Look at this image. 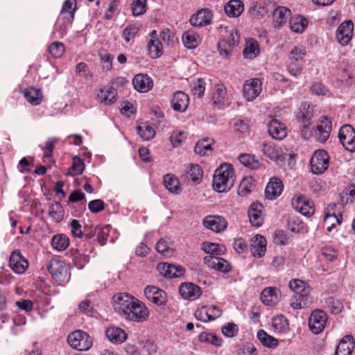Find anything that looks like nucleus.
<instances>
[{
    "mask_svg": "<svg viewBox=\"0 0 355 355\" xmlns=\"http://www.w3.org/2000/svg\"><path fill=\"white\" fill-rule=\"evenodd\" d=\"M287 226L289 230L294 233H300L304 227L302 221L294 216L288 218Z\"/></svg>",
    "mask_w": 355,
    "mask_h": 355,
    "instance_id": "nucleus-60",
    "label": "nucleus"
},
{
    "mask_svg": "<svg viewBox=\"0 0 355 355\" xmlns=\"http://www.w3.org/2000/svg\"><path fill=\"white\" fill-rule=\"evenodd\" d=\"M354 24L351 20L343 21L337 28L336 35L338 43L342 46L347 45L353 36Z\"/></svg>",
    "mask_w": 355,
    "mask_h": 355,
    "instance_id": "nucleus-8",
    "label": "nucleus"
},
{
    "mask_svg": "<svg viewBox=\"0 0 355 355\" xmlns=\"http://www.w3.org/2000/svg\"><path fill=\"white\" fill-rule=\"evenodd\" d=\"M284 185L282 180L277 178L270 180L265 189V196L267 199L273 200L281 195Z\"/></svg>",
    "mask_w": 355,
    "mask_h": 355,
    "instance_id": "nucleus-22",
    "label": "nucleus"
},
{
    "mask_svg": "<svg viewBox=\"0 0 355 355\" xmlns=\"http://www.w3.org/2000/svg\"><path fill=\"white\" fill-rule=\"evenodd\" d=\"M49 214L55 223L60 222L64 217V209L58 202H55L49 206Z\"/></svg>",
    "mask_w": 355,
    "mask_h": 355,
    "instance_id": "nucleus-46",
    "label": "nucleus"
},
{
    "mask_svg": "<svg viewBox=\"0 0 355 355\" xmlns=\"http://www.w3.org/2000/svg\"><path fill=\"white\" fill-rule=\"evenodd\" d=\"M268 132L275 139L282 140L287 135L286 128L284 125L277 119H272L268 125Z\"/></svg>",
    "mask_w": 355,
    "mask_h": 355,
    "instance_id": "nucleus-29",
    "label": "nucleus"
},
{
    "mask_svg": "<svg viewBox=\"0 0 355 355\" xmlns=\"http://www.w3.org/2000/svg\"><path fill=\"white\" fill-rule=\"evenodd\" d=\"M326 307L334 314H338L343 309L342 303L334 297H329L325 300Z\"/></svg>",
    "mask_w": 355,
    "mask_h": 355,
    "instance_id": "nucleus-58",
    "label": "nucleus"
},
{
    "mask_svg": "<svg viewBox=\"0 0 355 355\" xmlns=\"http://www.w3.org/2000/svg\"><path fill=\"white\" fill-rule=\"evenodd\" d=\"M116 92L112 87L101 89L97 94L98 98L105 105L114 103L116 100Z\"/></svg>",
    "mask_w": 355,
    "mask_h": 355,
    "instance_id": "nucleus-36",
    "label": "nucleus"
},
{
    "mask_svg": "<svg viewBox=\"0 0 355 355\" xmlns=\"http://www.w3.org/2000/svg\"><path fill=\"white\" fill-rule=\"evenodd\" d=\"M212 150L211 144L209 142L208 139L198 141L194 147V152L200 156L208 155Z\"/></svg>",
    "mask_w": 355,
    "mask_h": 355,
    "instance_id": "nucleus-52",
    "label": "nucleus"
},
{
    "mask_svg": "<svg viewBox=\"0 0 355 355\" xmlns=\"http://www.w3.org/2000/svg\"><path fill=\"white\" fill-rule=\"evenodd\" d=\"M85 169V163L78 157H74L73 159V164L69 168L67 175L75 176L81 174Z\"/></svg>",
    "mask_w": 355,
    "mask_h": 355,
    "instance_id": "nucleus-55",
    "label": "nucleus"
},
{
    "mask_svg": "<svg viewBox=\"0 0 355 355\" xmlns=\"http://www.w3.org/2000/svg\"><path fill=\"white\" fill-rule=\"evenodd\" d=\"M291 11L284 6L277 7L273 12L272 19L275 27H280L291 17Z\"/></svg>",
    "mask_w": 355,
    "mask_h": 355,
    "instance_id": "nucleus-33",
    "label": "nucleus"
},
{
    "mask_svg": "<svg viewBox=\"0 0 355 355\" xmlns=\"http://www.w3.org/2000/svg\"><path fill=\"white\" fill-rule=\"evenodd\" d=\"M172 108L177 112H184L189 105V98L187 94L182 91H178L173 94L171 101Z\"/></svg>",
    "mask_w": 355,
    "mask_h": 355,
    "instance_id": "nucleus-26",
    "label": "nucleus"
},
{
    "mask_svg": "<svg viewBox=\"0 0 355 355\" xmlns=\"http://www.w3.org/2000/svg\"><path fill=\"white\" fill-rule=\"evenodd\" d=\"M306 53V49L303 46H295L290 52L289 59L291 62L302 60Z\"/></svg>",
    "mask_w": 355,
    "mask_h": 355,
    "instance_id": "nucleus-61",
    "label": "nucleus"
},
{
    "mask_svg": "<svg viewBox=\"0 0 355 355\" xmlns=\"http://www.w3.org/2000/svg\"><path fill=\"white\" fill-rule=\"evenodd\" d=\"M202 175L203 172L200 165L191 164L185 170L184 173L182 175V178L184 181L198 184L202 178Z\"/></svg>",
    "mask_w": 355,
    "mask_h": 355,
    "instance_id": "nucleus-23",
    "label": "nucleus"
},
{
    "mask_svg": "<svg viewBox=\"0 0 355 355\" xmlns=\"http://www.w3.org/2000/svg\"><path fill=\"white\" fill-rule=\"evenodd\" d=\"M24 95L26 100L33 105H38L42 103V94L40 89L33 87L26 88Z\"/></svg>",
    "mask_w": 355,
    "mask_h": 355,
    "instance_id": "nucleus-35",
    "label": "nucleus"
},
{
    "mask_svg": "<svg viewBox=\"0 0 355 355\" xmlns=\"http://www.w3.org/2000/svg\"><path fill=\"white\" fill-rule=\"evenodd\" d=\"M110 230L111 226L109 225L103 227L97 226L96 239L101 245H103L106 243Z\"/></svg>",
    "mask_w": 355,
    "mask_h": 355,
    "instance_id": "nucleus-59",
    "label": "nucleus"
},
{
    "mask_svg": "<svg viewBox=\"0 0 355 355\" xmlns=\"http://www.w3.org/2000/svg\"><path fill=\"white\" fill-rule=\"evenodd\" d=\"M311 171L314 174H322L329 167V156L324 150H315L310 160Z\"/></svg>",
    "mask_w": 355,
    "mask_h": 355,
    "instance_id": "nucleus-3",
    "label": "nucleus"
},
{
    "mask_svg": "<svg viewBox=\"0 0 355 355\" xmlns=\"http://www.w3.org/2000/svg\"><path fill=\"white\" fill-rule=\"evenodd\" d=\"M313 122H296L301 137L306 140L309 139L315 132L314 128L311 127Z\"/></svg>",
    "mask_w": 355,
    "mask_h": 355,
    "instance_id": "nucleus-49",
    "label": "nucleus"
},
{
    "mask_svg": "<svg viewBox=\"0 0 355 355\" xmlns=\"http://www.w3.org/2000/svg\"><path fill=\"white\" fill-rule=\"evenodd\" d=\"M262 83L259 78H253L247 81L243 85L244 97L248 101L255 99L262 90Z\"/></svg>",
    "mask_w": 355,
    "mask_h": 355,
    "instance_id": "nucleus-16",
    "label": "nucleus"
},
{
    "mask_svg": "<svg viewBox=\"0 0 355 355\" xmlns=\"http://www.w3.org/2000/svg\"><path fill=\"white\" fill-rule=\"evenodd\" d=\"M201 249L206 254H211V256L214 257L221 255L225 252V245L211 242H203L201 245Z\"/></svg>",
    "mask_w": 355,
    "mask_h": 355,
    "instance_id": "nucleus-41",
    "label": "nucleus"
},
{
    "mask_svg": "<svg viewBox=\"0 0 355 355\" xmlns=\"http://www.w3.org/2000/svg\"><path fill=\"white\" fill-rule=\"evenodd\" d=\"M211 99L213 101V103L220 109L228 107L231 104V99L230 98L227 93L226 87L223 84L216 85L212 93Z\"/></svg>",
    "mask_w": 355,
    "mask_h": 355,
    "instance_id": "nucleus-9",
    "label": "nucleus"
},
{
    "mask_svg": "<svg viewBox=\"0 0 355 355\" xmlns=\"http://www.w3.org/2000/svg\"><path fill=\"white\" fill-rule=\"evenodd\" d=\"M132 85L135 90L146 93L153 88V82L147 74L138 73L132 79Z\"/></svg>",
    "mask_w": 355,
    "mask_h": 355,
    "instance_id": "nucleus-19",
    "label": "nucleus"
},
{
    "mask_svg": "<svg viewBox=\"0 0 355 355\" xmlns=\"http://www.w3.org/2000/svg\"><path fill=\"white\" fill-rule=\"evenodd\" d=\"M272 326L277 332H286L288 329V321L283 315H277L272 319Z\"/></svg>",
    "mask_w": 355,
    "mask_h": 355,
    "instance_id": "nucleus-51",
    "label": "nucleus"
},
{
    "mask_svg": "<svg viewBox=\"0 0 355 355\" xmlns=\"http://www.w3.org/2000/svg\"><path fill=\"white\" fill-rule=\"evenodd\" d=\"M47 269L55 281L64 280L67 270L62 261L57 259H51L47 265Z\"/></svg>",
    "mask_w": 355,
    "mask_h": 355,
    "instance_id": "nucleus-17",
    "label": "nucleus"
},
{
    "mask_svg": "<svg viewBox=\"0 0 355 355\" xmlns=\"http://www.w3.org/2000/svg\"><path fill=\"white\" fill-rule=\"evenodd\" d=\"M257 337L259 342L264 346L268 348L275 349L279 345V340L273 336L267 334L264 330L260 329L258 331Z\"/></svg>",
    "mask_w": 355,
    "mask_h": 355,
    "instance_id": "nucleus-40",
    "label": "nucleus"
},
{
    "mask_svg": "<svg viewBox=\"0 0 355 355\" xmlns=\"http://www.w3.org/2000/svg\"><path fill=\"white\" fill-rule=\"evenodd\" d=\"M163 180L166 189L170 192L175 194L180 192V181L175 175L169 173L166 174Z\"/></svg>",
    "mask_w": 355,
    "mask_h": 355,
    "instance_id": "nucleus-43",
    "label": "nucleus"
},
{
    "mask_svg": "<svg viewBox=\"0 0 355 355\" xmlns=\"http://www.w3.org/2000/svg\"><path fill=\"white\" fill-rule=\"evenodd\" d=\"M331 130V121L327 116H322L315 130L317 140L320 143H324L329 138Z\"/></svg>",
    "mask_w": 355,
    "mask_h": 355,
    "instance_id": "nucleus-15",
    "label": "nucleus"
},
{
    "mask_svg": "<svg viewBox=\"0 0 355 355\" xmlns=\"http://www.w3.org/2000/svg\"><path fill=\"white\" fill-rule=\"evenodd\" d=\"M327 313L322 309H315L311 313L309 319V327L310 330L315 334L321 333L327 323Z\"/></svg>",
    "mask_w": 355,
    "mask_h": 355,
    "instance_id": "nucleus-5",
    "label": "nucleus"
},
{
    "mask_svg": "<svg viewBox=\"0 0 355 355\" xmlns=\"http://www.w3.org/2000/svg\"><path fill=\"white\" fill-rule=\"evenodd\" d=\"M250 251L254 257H262L266 251V240L264 236L257 234L252 240Z\"/></svg>",
    "mask_w": 355,
    "mask_h": 355,
    "instance_id": "nucleus-30",
    "label": "nucleus"
},
{
    "mask_svg": "<svg viewBox=\"0 0 355 355\" xmlns=\"http://www.w3.org/2000/svg\"><path fill=\"white\" fill-rule=\"evenodd\" d=\"M49 53L54 58H60L64 52V46L62 42H54L48 48Z\"/></svg>",
    "mask_w": 355,
    "mask_h": 355,
    "instance_id": "nucleus-62",
    "label": "nucleus"
},
{
    "mask_svg": "<svg viewBox=\"0 0 355 355\" xmlns=\"http://www.w3.org/2000/svg\"><path fill=\"white\" fill-rule=\"evenodd\" d=\"M234 184V171L230 164L225 163L217 168L213 177V188L219 193L227 192Z\"/></svg>",
    "mask_w": 355,
    "mask_h": 355,
    "instance_id": "nucleus-1",
    "label": "nucleus"
},
{
    "mask_svg": "<svg viewBox=\"0 0 355 355\" xmlns=\"http://www.w3.org/2000/svg\"><path fill=\"white\" fill-rule=\"evenodd\" d=\"M149 315V311L145 304L141 302H136V308L133 309V311H129L125 315L128 320L135 321V322H143L146 320Z\"/></svg>",
    "mask_w": 355,
    "mask_h": 355,
    "instance_id": "nucleus-24",
    "label": "nucleus"
},
{
    "mask_svg": "<svg viewBox=\"0 0 355 355\" xmlns=\"http://www.w3.org/2000/svg\"><path fill=\"white\" fill-rule=\"evenodd\" d=\"M198 339L200 342L209 343L216 347L221 346L223 343V340L220 337L211 333L202 332L199 335Z\"/></svg>",
    "mask_w": 355,
    "mask_h": 355,
    "instance_id": "nucleus-53",
    "label": "nucleus"
},
{
    "mask_svg": "<svg viewBox=\"0 0 355 355\" xmlns=\"http://www.w3.org/2000/svg\"><path fill=\"white\" fill-rule=\"evenodd\" d=\"M293 208L305 216H311L314 213L313 203L304 196H298L293 198Z\"/></svg>",
    "mask_w": 355,
    "mask_h": 355,
    "instance_id": "nucleus-13",
    "label": "nucleus"
},
{
    "mask_svg": "<svg viewBox=\"0 0 355 355\" xmlns=\"http://www.w3.org/2000/svg\"><path fill=\"white\" fill-rule=\"evenodd\" d=\"M204 261L211 268L223 273L228 272L232 268L230 263L221 257L207 256L204 258Z\"/></svg>",
    "mask_w": 355,
    "mask_h": 355,
    "instance_id": "nucleus-20",
    "label": "nucleus"
},
{
    "mask_svg": "<svg viewBox=\"0 0 355 355\" xmlns=\"http://www.w3.org/2000/svg\"><path fill=\"white\" fill-rule=\"evenodd\" d=\"M57 141V138L51 137L48 139V140L45 143V146L42 148V150L44 153V159H49L52 157L54 146Z\"/></svg>",
    "mask_w": 355,
    "mask_h": 355,
    "instance_id": "nucleus-64",
    "label": "nucleus"
},
{
    "mask_svg": "<svg viewBox=\"0 0 355 355\" xmlns=\"http://www.w3.org/2000/svg\"><path fill=\"white\" fill-rule=\"evenodd\" d=\"M263 153L272 160H277L281 155L279 148H277L273 144L264 143L262 144Z\"/></svg>",
    "mask_w": 355,
    "mask_h": 355,
    "instance_id": "nucleus-48",
    "label": "nucleus"
},
{
    "mask_svg": "<svg viewBox=\"0 0 355 355\" xmlns=\"http://www.w3.org/2000/svg\"><path fill=\"white\" fill-rule=\"evenodd\" d=\"M314 107L308 102L301 104L296 116V122H312Z\"/></svg>",
    "mask_w": 355,
    "mask_h": 355,
    "instance_id": "nucleus-32",
    "label": "nucleus"
},
{
    "mask_svg": "<svg viewBox=\"0 0 355 355\" xmlns=\"http://www.w3.org/2000/svg\"><path fill=\"white\" fill-rule=\"evenodd\" d=\"M354 348V338L351 335H346L336 346L334 355H352Z\"/></svg>",
    "mask_w": 355,
    "mask_h": 355,
    "instance_id": "nucleus-28",
    "label": "nucleus"
},
{
    "mask_svg": "<svg viewBox=\"0 0 355 355\" xmlns=\"http://www.w3.org/2000/svg\"><path fill=\"white\" fill-rule=\"evenodd\" d=\"M139 31V28L135 24L129 25L123 29L122 37L127 42H129L137 35Z\"/></svg>",
    "mask_w": 355,
    "mask_h": 355,
    "instance_id": "nucleus-63",
    "label": "nucleus"
},
{
    "mask_svg": "<svg viewBox=\"0 0 355 355\" xmlns=\"http://www.w3.org/2000/svg\"><path fill=\"white\" fill-rule=\"evenodd\" d=\"M238 159L244 166L251 169H257L260 166L259 160L250 154H241L238 157Z\"/></svg>",
    "mask_w": 355,
    "mask_h": 355,
    "instance_id": "nucleus-47",
    "label": "nucleus"
},
{
    "mask_svg": "<svg viewBox=\"0 0 355 355\" xmlns=\"http://www.w3.org/2000/svg\"><path fill=\"white\" fill-rule=\"evenodd\" d=\"M289 25L292 31L302 33L306 28L308 21L302 15H295L290 17Z\"/></svg>",
    "mask_w": 355,
    "mask_h": 355,
    "instance_id": "nucleus-37",
    "label": "nucleus"
},
{
    "mask_svg": "<svg viewBox=\"0 0 355 355\" xmlns=\"http://www.w3.org/2000/svg\"><path fill=\"white\" fill-rule=\"evenodd\" d=\"M259 53V46L254 39H250L246 41L245 47L243 51V55L245 58L252 59L257 57Z\"/></svg>",
    "mask_w": 355,
    "mask_h": 355,
    "instance_id": "nucleus-42",
    "label": "nucleus"
},
{
    "mask_svg": "<svg viewBox=\"0 0 355 355\" xmlns=\"http://www.w3.org/2000/svg\"><path fill=\"white\" fill-rule=\"evenodd\" d=\"M243 8L244 6L241 0H230L224 8L225 13L231 17H239Z\"/></svg>",
    "mask_w": 355,
    "mask_h": 355,
    "instance_id": "nucleus-34",
    "label": "nucleus"
},
{
    "mask_svg": "<svg viewBox=\"0 0 355 355\" xmlns=\"http://www.w3.org/2000/svg\"><path fill=\"white\" fill-rule=\"evenodd\" d=\"M211 19V11L208 9H202L193 15L189 21L193 26L202 27L209 24Z\"/></svg>",
    "mask_w": 355,
    "mask_h": 355,
    "instance_id": "nucleus-25",
    "label": "nucleus"
},
{
    "mask_svg": "<svg viewBox=\"0 0 355 355\" xmlns=\"http://www.w3.org/2000/svg\"><path fill=\"white\" fill-rule=\"evenodd\" d=\"M146 297L157 306L165 305L167 302L166 293L157 286H148L144 289Z\"/></svg>",
    "mask_w": 355,
    "mask_h": 355,
    "instance_id": "nucleus-11",
    "label": "nucleus"
},
{
    "mask_svg": "<svg viewBox=\"0 0 355 355\" xmlns=\"http://www.w3.org/2000/svg\"><path fill=\"white\" fill-rule=\"evenodd\" d=\"M331 130V121L327 116H322L315 130L317 140L320 143H324L329 138Z\"/></svg>",
    "mask_w": 355,
    "mask_h": 355,
    "instance_id": "nucleus-14",
    "label": "nucleus"
},
{
    "mask_svg": "<svg viewBox=\"0 0 355 355\" xmlns=\"http://www.w3.org/2000/svg\"><path fill=\"white\" fill-rule=\"evenodd\" d=\"M306 283L301 279H294L290 281L289 287L296 294L304 297L307 295L306 288Z\"/></svg>",
    "mask_w": 355,
    "mask_h": 355,
    "instance_id": "nucleus-56",
    "label": "nucleus"
},
{
    "mask_svg": "<svg viewBox=\"0 0 355 355\" xmlns=\"http://www.w3.org/2000/svg\"><path fill=\"white\" fill-rule=\"evenodd\" d=\"M147 48L152 58H159L163 53V46L159 40H149Z\"/></svg>",
    "mask_w": 355,
    "mask_h": 355,
    "instance_id": "nucleus-45",
    "label": "nucleus"
},
{
    "mask_svg": "<svg viewBox=\"0 0 355 355\" xmlns=\"http://www.w3.org/2000/svg\"><path fill=\"white\" fill-rule=\"evenodd\" d=\"M158 269L166 278H175L184 274V269L180 266H175L167 263H161L158 265Z\"/></svg>",
    "mask_w": 355,
    "mask_h": 355,
    "instance_id": "nucleus-27",
    "label": "nucleus"
},
{
    "mask_svg": "<svg viewBox=\"0 0 355 355\" xmlns=\"http://www.w3.org/2000/svg\"><path fill=\"white\" fill-rule=\"evenodd\" d=\"M137 133L140 135L142 139L148 141L153 139L155 135V130L147 123H143L137 125Z\"/></svg>",
    "mask_w": 355,
    "mask_h": 355,
    "instance_id": "nucleus-54",
    "label": "nucleus"
},
{
    "mask_svg": "<svg viewBox=\"0 0 355 355\" xmlns=\"http://www.w3.org/2000/svg\"><path fill=\"white\" fill-rule=\"evenodd\" d=\"M67 342L71 347L79 351L88 350L92 346V338L82 330L70 333L67 336Z\"/></svg>",
    "mask_w": 355,
    "mask_h": 355,
    "instance_id": "nucleus-2",
    "label": "nucleus"
},
{
    "mask_svg": "<svg viewBox=\"0 0 355 355\" xmlns=\"http://www.w3.org/2000/svg\"><path fill=\"white\" fill-rule=\"evenodd\" d=\"M263 206L259 202H253L250 206L248 211L250 223L257 227L262 225L263 223Z\"/></svg>",
    "mask_w": 355,
    "mask_h": 355,
    "instance_id": "nucleus-18",
    "label": "nucleus"
},
{
    "mask_svg": "<svg viewBox=\"0 0 355 355\" xmlns=\"http://www.w3.org/2000/svg\"><path fill=\"white\" fill-rule=\"evenodd\" d=\"M279 291L276 288L268 287L264 288L261 293V300L266 305H272L278 300Z\"/></svg>",
    "mask_w": 355,
    "mask_h": 355,
    "instance_id": "nucleus-39",
    "label": "nucleus"
},
{
    "mask_svg": "<svg viewBox=\"0 0 355 355\" xmlns=\"http://www.w3.org/2000/svg\"><path fill=\"white\" fill-rule=\"evenodd\" d=\"M255 188L254 180L251 177L244 178L239 187L238 193L240 196H246L251 193Z\"/></svg>",
    "mask_w": 355,
    "mask_h": 355,
    "instance_id": "nucleus-50",
    "label": "nucleus"
},
{
    "mask_svg": "<svg viewBox=\"0 0 355 355\" xmlns=\"http://www.w3.org/2000/svg\"><path fill=\"white\" fill-rule=\"evenodd\" d=\"M106 337L114 344H121L127 339V334L117 327H110L105 329Z\"/></svg>",
    "mask_w": 355,
    "mask_h": 355,
    "instance_id": "nucleus-31",
    "label": "nucleus"
},
{
    "mask_svg": "<svg viewBox=\"0 0 355 355\" xmlns=\"http://www.w3.org/2000/svg\"><path fill=\"white\" fill-rule=\"evenodd\" d=\"M182 40L186 48L193 49L200 43V36L192 31H187L182 34Z\"/></svg>",
    "mask_w": 355,
    "mask_h": 355,
    "instance_id": "nucleus-38",
    "label": "nucleus"
},
{
    "mask_svg": "<svg viewBox=\"0 0 355 355\" xmlns=\"http://www.w3.org/2000/svg\"><path fill=\"white\" fill-rule=\"evenodd\" d=\"M134 297L126 293H119L114 295L112 297V304L114 309L121 315L125 317L127 314L130 303H132Z\"/></svg>",
    "mask_w": 355,
    "mask_h": 355,
    "instance_id": "nucleus-7",
    "label": "nucleus"
},
{
    "mask_svg": "<svg viewBox=\"0 0 355 355\" xmlns=\"http://www.w3.org/2000/svg\"><path fill=\"white\" fill-rule=\"evenodd\" d=\"M338 139L346 150L355 152V130L351 125L345 124L340 128Z\"/></svg>",
    "mask_w": 355,
    "mask_h": 355,
    "instance_id": "nucleus-4",
    "label": "nucleus"
},
{
    "mask_svg": "<svg viewBox=\"0 0 355 355\" xmlns=\"http://www.w3.org/2000/svg\"><path fill=\"white\" fill-rule=\"evenodd\" d=\"M147 0H133L131 4V10L135 17L144 14L147 10Z\"/></svg>",
    "mask_w": 355,
    "mask_h": 355,
    "instance_id": "nucleus-57",
    "label": "nucleus"
},
{
    "mask_svg": "<svg viewBox=\"0 0 355 355\" xmlns=\"http://www.w3.org/2000/svg\"><path fill=\"white\" fill-rule=\"evenodd\" d=\"M9 266L17 274H23L28 266L27 260L22 256L19 250L12 252L9 259Z\"/></svg>",
    "mask_w": 355,
    "mask_h": 355,
    "instance_id": "nucleus-10",
    "label": "nucleus"
},
{
    "mask_svg": "<svg viewBox=\"0 0 355 355\" xmlns=\"http://www.w3.org/2000/svg\"><path fill=\"white\" fill-rule=\"evenodd\" d=\"M225 219L220 216H207L203 220V225L215 232H220L227 227Z\"/></svg>",
    "mask_w": 355,
    "mask_h": 355,
    "instance_id": "nucleus-21",
    "label": "nucleus"
},
{
    "mask_svg": "<svg viewBox=\"0 0 355 355\" xmlns=\"http://www.w3.org/2000/svg\"><path fill=\"white\" fill-rule=\"evenodd\" d=\"M222 314L220 309L215 305L202 306L198 308L194 313L195 318L200 321L207 322L214 320Z\"/></svg>",
    "mask_w": 355,
    "mask_h": 355,
    "instance_id": "nucleus-6",
    "label": "nucleus"
},
{
    "mask_svg": "<svg viewBox=\"0 0 355 355\" xmlns=\"http://www.w3.org/2000/svg\"><path fill=\"white\" fill-rule=\"evenodd\" d=\"M179 293L183 299L194 301L202 295V289L198 285L191 283H182L179 287Z\"/></svg>",
    "mask_w": 355,
    "mask_h": 355,
    "instance_id": "nucleus-12",
    "label": "nucleus"
},
{
    "mask_svg": "<svg viewBox=\"0 0 355 355\" xmlns=\"http://www.w3.org/2000/svg\"><path fill=\"white\" fill-rule=\"evenodd\" d=\"M51 246L58 251H63L67 248L69 245V239L63 234L54 235L51 239Z\"/></svg>",
    "mask_w": 355,
    "mask_h": 355,
    "instance_id": "nucleus-44",
    "label": "nucleus"
}]
</instances>
